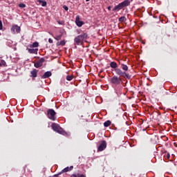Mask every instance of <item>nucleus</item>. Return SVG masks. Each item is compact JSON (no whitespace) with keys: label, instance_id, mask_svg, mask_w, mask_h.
I'll return each mask as SVG.
<instances>
[{"label":"nucleus","instance_id":"12","mask_svg":"<svg viewBox=\"0 0 177 177\" xmlns=\"http://www.w3.org/2000/svg\"><path fill=\"white\" fill-rule=\"evenodd\" d=\"M73 168H74L73 166L67 167L64 168V169L62 171V172L63 174H64V173H66V172H68L69 171H71Z\"/></svg>","mask_w":177,"mask_h":177},{"label":"nucleus","instance_id":"5","mask_svg":"<svg viewBox=\"0 0 177 177\" xmlns=\"http://www.w3.org/2000/svg\"><path fill=\"white\" fill-rule=\"evenodd\" d=\"M56 111L53 109H48L47 111V117L51 120V121H55L56 120Z\"/></svg>","mask_w":177,"mask_h":177},{"label":"nucleus","instance_id":"23","mask_svg":"<svg viewBox=\"0 0 177 177\" xmlns=\"http://www.w3.org/2000/svg\"><path fill=\"white\" fill-rule=\"evenodd\" d=\"M62 35H57L55 37V39H56V41H60V39H62Z\"/></svg>","mask_w":177,"mask_h":177},{"label":"nucleus","instance_id":"39","mask_svg":"<svg viewBox=\"0 0 177 177\" xmlns=\"http://www.w3.org/2000/svg\"><path fill=\"white\" fill-rule=\"evenodd\" d=\"M0 66H2V64L0 63Z\"/></svg>","mask_w":177,"mask_h":177},{"label":"nucleus","instance_id":"37","mask_svg":"<svg viewBox=\"0 0 177 177\" xmlns=\"http://www.w3.org/2000/svg\"><path fill=\"white\" fill-rule=\"evenodd\" d=\"M90 0H86V2H89Z\"/></svg>","mask_w":177,"mask_h":177},{"label":"nucleus","instance_id":"25","mask_svg":"<svg viewBox=\"0 0 177 177\" xmlns=\"http://www.w3.org/2000/svg\"><path fill=\"white\" fill-rule=\"evenodd\" d=\"M18 6L19 8H21L22 9L26 8V4H24L23 3H19Z\"/></svg>","mask_w":177,"mask_h":177},{"label":"nucleus","instance_id":"8","mask_svg":"<svg viewBox=\"0 0 177 177\" xmlns=\"http://www.w3.org/2000/svg\"><path fill=\"white\" fill-rule=\"evenodd\" d=\"M75 23H76V26H77V27H82V26H84V21H80V15H77L76 17Z\"/></svg>","mask_w":177,"mask_h":177},{"label":"nucleus","instance_id":"17","mask_svg":"<svg viewBox=\"0 0 177 177\" xmlns=\"http://www.w3.org/2000/svg\"><path fill=\"white\" fill-rule=\"evenodd\" d=\"M30 74H31L32 77H33V78L37 77V69H34L33 71H32L30 72Z\"/></svg>","mask_w":177,"mask_h":177},{"label":"nucleus","instance_id":"30","mask_svg":"<svg viewBox=\"0 0 177 177\" xmlns=\"http://www.w3.org/2000/svg\"><path fill=\"white\" fill-rule=\"evenodd\" d=\"M63 8L64 10H66V11L68 10V7H67L66 6H64Z\"/></svg>","mask_w":177,"mask_h":177},{"label":"nucleus","instance_id":"11","mask_svg":"<svg viewBox=\"0 0 177 177\" xmlns=\"http://www.w3.org/2000/svg\"><path fill=\"white\" fill-rule=\"evenodd\" d=\"M12 31H13L14 32L16 31L17 32H20L21 31V28L20 26H18L17 25L13 26L12 28Z\"/></svg>","mask_w":177,"mask_h":177},{"label":"nucleus","instance_id":"9","mask_svg":"<svg viewBox=\"0 0 177 177\" xmlns=\"http://www.w3.org/2000/svg\"><path fill=\"white\" fill-rule=\"evenodd\" d=\"M28 52L31 54L37 55L38 54V48H28Z\"/></svg>","mask_w":177,"mask_h":177},{"label":"nucleus","instance_id":"3","mask_svg":"<svg viewBox=\"0 0 177 177\" xmlns=\"http://www.w3.org/2000/svg\"><path fill=\"white\" fill-rule=\"evenodd\" d=\"M51 128L53 131L57 132V133H60V135H66V131L56 123H53L51 124Z\"/></svg>","mask_w":177,"mask_h":177},{"label":"nucleus","instance_id":"32","mask_svg":"<svg viewBox=\"0 0 177 177\" xmlns=\"http://www.w3.org/2000/svg\"><path fill=\"white\" fill-rule=\"evenodd\" d=\"M71 177H78V174H72Z\"/></svg>","mask_w":177,"mask_h":177},{"label":"nucleus","instance_id":"27","mask_svg":"<svg viewBox=\"0 0 177 177\" xmlns=\"http://www.w3.org/2000/svg\"><path fill=\"white\" fill-rule=\"evenodd\" d=\"M57 23L59 24H60V25H62V26H63V24H64V21H57Z\"/></svg>","mask_w":177,"mask_h":177},{"label":"nucleus","instance_id":"31","mask_svg":"<svg viewBox=\"0 0 177 177\" xmlns=\"http://www.w3.org/2000/svg\"><path fill=\"white\" fill-rule=\"evenodd\" d=\"M49 44H53V40L52 39H48Z\"/></svg>","mask_w":177,"mask_h":177},{"label":"nucleus","instance_id":"26","mask_svg":"<svg viewBox=\"0 0 177 177\" xmlns=\"http://www.w3.org/2000/svg\"><path fill=\"white\" fill-rule=\"evenodd\" d=\"M3 28V25L2 24V21L0 20V30H2Z\"/></svg>","mask_w":177,"mask_h":177},{"label":"nucleus","instance_id":"35","mask_svg":"<svg viewBox=\"0 0 177 177\" xmlns=\"http://www.w3.org/2000/svg\"><path fill=\"white\" fill-rule=\"evenodd\" d=\"M167 158H169V154H167Z\"/></svg>","mask_w":177,"mask_h":177},{"label":"nucleus","instance_id":"29","mask_svg":"<svg viewBox=\"0 0 177 177\" xmlns=\"http://www.w3.org/2000/svg\"><path fill=\"white\" fill-rule=\"evenodd\" d=\"M77 177H86V176H85L84 174H77Z\"/></svg>","mask_w":177,"mask_h":177},{"label":"nucleus","instance_id":"20","mask_svg":"<svg viewBox=\"0 0 177 177\" xmlns=\"http://www.w3.org/2000/svg\"><path fill=\"white\" fill-rule=\"evenodd\" d=\"M122 69L126 73V71L128 70V66L122 64H121Z\"/></svg>","mask_w":177,"mask_h":177},{"label":"nucleus","instance_id":"38","mask_svg":"<svg viewBox=\"0 0 177 177\" xmlns=\"http://www.w3.org/2000/svg\"><path fill=\"white\" fill-rule=\"evenodd\" d=\"M116 93H118V91H117V90H116Z\"/></svg>","mask_w":177,"mask_h":177},{"label":"nucleus","instance_id":"28","mask_svg":"<svg viewBox=\"0 0 177 177\" xmlns=\"http://www.w3.org/2000/svg\"><path fill=\"white\" fill-rule=\"evenodd\" d=\"M39 62L42 64V63H44V62H45V59L41 58Z\"/></svg>","mask_w":177,"mask_h":177},{"label":"nucleus","instance_id":"18","mask_svg":"<svg viewBox=\"0 0 177 177\" xmlns=\"http://www.w3.org/2000/svg\"><path fill=\"white\" fill-rule=\"evenodd\" d=\"M34 66L35 67H36V68H39V67H42V64L38 61L36 63H35Z\"/></svg>","mask_w":177,"mask_h":177},{"label":"nucleus","instance_id":"7","mask_svg":"<svg viewBox=\"0 0 177 177\" xmlns=\"http://www.w3.org/2000/svg\"><path fill=\"white\" fill-rule=\"evenodd\" d=\"M75 43L76 45H82L84 44V40H82L81 36L78 35L74 39Z\"/></svg>","mask_w":177,"mask_h":177},{"label":"nucleus","instance_id":"2","mask_svg":"<svg viewBox=\"0 0 177 177\" xmlns=\"http://www.w3.org/2000/svg\"><path fill=\"white\" fill-rule=\"evenodd\" d=\"M115 72L120 77H124L126 80H131V75H129V73H127V72L122 71L120 68L115 69Z\"/></svg>","mask_w":177,"mask_h":177},{"label":"nucleus","instance_id":"10","mask_svg":"<svg viewBox=\"0 0 177 177\" xmlns=\"http://www.w3.org/2000/svg\"><path fill=\"white\" fill-rule=\"evenodd\" d=\"M52 75V72L51 71H47L42 76L41 78L45 80L46 78H49Z\"/></svg>","mask_w":177,"mask_h":177},{"label":"nucleus","instance_id":"14","mask_svg":"<svg viewBox=\"0 0 177 177\" xmlns=\"http://www.w3.org/2000/svg\"><path fill=\"white\" fill-rule=\"evenodd\" d=\"M80 36L82 37V41H85L87 38H88V33H83L80 35Z\"/></svg>","mask_w":177,"mask_h":177},{"label":"nucleus","instance_id":"34","mask_svg":"<svg viewBox=\"0 0 177 177\" xmlns=\"http://www.w3.org/2000/svg\"><path fill=\"white\" fill-rule=\"evenodd\" d=\"M175 100H176V102H177V95H176V96H175Z\"/></svg>","mask_w":177,"mask_h":177},{"label":"nucleus","instance_id":"21","mask_svg":"<svg viewBox=\"0 0 177 177\" xmlns=\"http://www.w3.org/2000/svg\"><path fill=\"white\" fill-rule=\"evenodd\" d=\"M38 2L39 3H41V6H46V1H42V0H38Z\"/></svg>","mask_w":177,"mask_h":177},{"label":"nucleus","instance_id":"13","mask_svg":"<svg viewBox=\"0 0 177 177\" xmlns=\"http://www.w3.org/2000/svg\"><path fill=\"white\" fill-rule=\"evenodd\" d=\"M110 67H111V68H115V70L116 69V68H118V65L117 64V62H111V63H110Z\"/></svg>","mask_w":177,"mask_h":177},{"label":"nucleus","instance_id":"24","mask_svg":"<svg viewBox=\"0 0 177 177\" xmlns=\"http://www.w3.org/2000/svg\"><path fill=\"white\" fill-rule=\"evenodd\" d=\"M73 78H74V76H73V75H67L66 76L67 81H71V80H73Z\"/></svg>","mask_w":177,"mask_h":177},{"label":"nucleus","instance_id":"1","mask_svg":"<svg viewBox=\"0 0 177 177\" xmlns=\"http://www.w3.org/2000/svg\"><path fill=\"white\" fill-rule=\"evenodd\" d=\"M125 6H129V0H124L123 2L119 3L118 6H115L113 9V12H118L121 10L123 8H125Z\"/></svg>","mask_w":177,"mask_h":177},{"label":"nucleus","instance_id":"15","mask_svg":"<svg viewBox=\"0 0 177 177\" xmlns=\"http://www.w3.org/2000/svg\"><path fill=\"white\" fill-rule=\"evenodd\" d=\"M66 45V41L62 40L57 42V46H64Z\"/></svg>","mask_w":177,"mask_h":177},{"label":"nucleus","instance_id":"6","mask_svg":"<svg viewBox=\"0 0 177 177\" xmlns=\"http://www.w3.org/2000/svg\"><path fill=\"white\" fill-rule=\"evenodd\" d=\"M106 147H107V142H106L105 140H102L101 142V144L98 147L97 150H98V151H103V150H104V149H106Z\"/></svg>","mask_w":177,"mask_h":177},{"label":"nucleus","instance_id":"16","mask_svg":"<svg viewBox=\"0 0 177 177\" xmlns=\"http://www.w3.org/2000/svg\"><path fill=\"white\" fill-rule=\"evenodd\" d=\"M38 46H39V43H38V41H35L29 46L30 48H38Z\"/></svg>","mask_w":177,"mask_h":177},{"label":"nucleus","instance_id":"36","mask_svg":"<svg viewBox=\"0 0 177 177\" xmlns=\"http://www.w3.org/2000/svg\"><path fill=\"white\" fill-rule=\"evenodd\" d=\"M119 89H122V86H119Z\"/></svg>","mask_w":177,"mask_h":177},{"label":"nucleus","instance_id":"4","mask_svg":"<svg viewBox=\"0 0 177 177\" xmlns=\"http://www.w3.org/2000/svg\"><path fill=\"white\" fill-rule=\"evenodd\" d=\"M110 82L113 85H120L122 82V78L115 75L110 79Z\"/></svg>","mask_w":177,"mask_h":177},{"label":"nucleus","instance_id":"19","mask_svg":"<svg viewBox=\"0 0 177 177\" xmlns=\"http://www.w3.org/2000/svg\"><path fill=\"white\" fill-rule=\"evenodd\" d=\"M110 125H111V121L110 120H107L104 123V127H105V128H107V127H110Z\"/></svg>","mask_w":177,"mask_h":177},{"label":"nucleus","instance_id":"22","mask_svg":"<svg viewBox=\"0 0 177 177\" xmlns=\"http://www.w3.org/2000/svg\"><path fill=\"white\" fill-rule=\"evenodd\" d=\"M126 20H127V18H125V17H121L119 18V21L120 23H124V21H126Z\"/></svg>","mask_w":177,"mask_h":177},{"label":"nucleus","instance_id":"33","mask_svg":"<svg viewBox=\"0 0 177 177\" xmlns=\"http://www.w3.org/2000/svg\"><path fill=\"white\" fill-rule=\"evenodd\" d=\"M108 10H111V6H109L108 7Z\"/></svg>","mask_w":177,"mask_h":177}]
</instances>
